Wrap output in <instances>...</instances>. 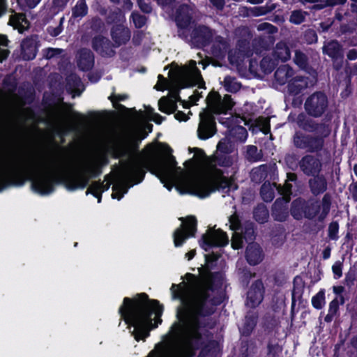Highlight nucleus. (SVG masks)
I'll list each match as a JSON object with an SVG mask.
<instances>
[{
    "mask_svg": "<svg viewBox=\"0 0 357 357\" xmlns=\"http://www.w3.org/2000/svg\"><path fill=\"white\" fill-rule=\"evenodd\" d=\"M112 38L117 45L125 44L130 39V30L123 25H116L112 29Z\"/></svg>",
    "mask_w": 357,
    "mask_h": 357,
    "instance_id": "nucleus-22",
    "label": "nucleus"
},
{
    "mask_svg": "<svg viewBox=\"0 0 357 357\" xmlns=\"http://www.w3.org/2000/svg\"><path fill=\"white\" fill-rule=\"evenodd\" d=\"M119 312L126 322L131 324L132 332L137 341L144 340L149 335V331L161 323L162 307L157 301L149 300L145 294L136 298H125Z\"/></svg>",
    "mask_w": 357,
    "mask_h": 357,
    "instance_id": "nucleus-3",
    "label": "nucleus"
},
{
    "mask_svg": "<svg viewBox=\"0 0 357 357\" xmlns=\"http://www.w3.org/2000/svg\"><path fill=\"white\" fill-rule=\"evenodd\" d=\"M211 2L218 8H222L224 6V0H210Z\"/></svg>",
    "mask_w": 357,
    "mask_h": 357,
    "instance_id": "nucleus-61",
    "label": "nucleus"
},
{
    "mask_svg": "<svg viewBox=\"0 0 357 357\" xmlns=\"http://www.w3.org/2000/svg\"><path fill=\"white\" fill-rule=\"evenodd\" d=\"M132 18L133 23L137 28L142 27L146 22V18L145 16L135 13L132 14Z\"/></svg>",
    "mask_w": 357,
    "mask_h": 357,
    "instance_id": "nucleus-43",
    "label": "nucleus"
},
{
    "mask_svg": "<svg viewBox=\"0 0 357 357\" xmlns=\"http://www.w3.org/2000/svg\"><path fill=\"white\" fill-rule=\"evenodd\" d=\"M191 10L186 5L181 6L177 11L176 22L178 27V36L183 38L190 40L196 45H206L211 40L213 33L206 26H199L191 31L190 38L188 39V33L190 29L189 25L192 18Z\"/></svg>",
    "mask_w": 357,
    "mask_h": 357,
    "instance_id": "nucleus-5",
    "label": "nucleus"
},
{
    "mask_svg": "<svg viewBox=\"0 0 357 357\" xmlns=\"http://www.w3.org/2000/svg\"><path fill=\"white\" fill-rule=\"evenodd\" d=\"M89 172L90 168L87 167L71 174L66 181L67 188L72 190L84 188L92 176L90 175Z\"/></svg>",
    "mask_w": 357,
    "mask_h": 357,
    "instance_id": "nucleus-13",
    "label": "nucleus"
},
{
    "mask_svg": "<svg viewBox=\"0 0 357 357\" xmlns=\"http://www.w3.org/2000/svg\"><path fill=\"white\" fill-rule=\"evenodd\" d=\"M297 292L296 289H294L292 292V303H291V317L293 318L294 316V310H295V302H296V295Z\"/></svg>",
    "mask_w": 357,
    "mask_h": 357,
    "instance_id": "nucleus-58",
    "label": "nucleus"
},
{
    "mask_svg": "<svg viewBox=\"0 0 357 357\" xmlns=\"http://www.w3.org/2000/svg\"><path fill=\"white\" fill-rule=\"evenodd\" d=\"M338 229H339V225H338L337 222H333L329 225L328 236L331 239L336 240L337 238Z\"/></svg>",
    "mask_w": 357,
    "mask_h": 357,
    "instance_id": "nucleus-44",
    "label": "nucleus"
},
{
    "mask_svg": "<svg viewBox=\"0 0 357 357\" xmlns=\"http://www.w3.org/2000/svg\"><path fill=\"white\" fill-rule=\"evenodd\" d=\"M63 50L59 48H48L45 50V56L47 59L53 58L61 54Z\"/></svg>",
    "mask_w": 357,
    "mask_h": 357,
    "instance_id": "nucleus-48",
    "label": "nucleus"
},
{
    "mask_svg": "<svg viewBox=\"0 0 357 357\" xmlns=\"http://www.w3.org/2000/svg\"><path fill=\"white\" fill-rule=\"evenodd\" d=\"M324 52L334 59V66L340 69L342 66L343 52L340 44L337 41H331L323 47Z\"/></svg>",
    "mask_w": 357,
    "mask_h": 357,
    "instance_id": "nucleus-17",
    "label": "nucleus"
},
{
    "mask_svg": "<svg viewBox=\"0 0 357 357\" xmlns=\"http://www.w3.org/2000/svg\"><path fill=\"white\" fill-rule=\"evenodd\" d=\"M284 200L277 199L273 206V215L276 220L284 221L288 216V211Z\"/></svg>",
    "mask_w": 357,
    "mask_h": 357,
    "instance_id": "nucleus-29",
    "label": "nucleus"
},
{
    "mask_svg": "<svg viewBox=\"0 0 357 357\" xmlns=\"http://www.w3.org/2000/svg\"><path fill=\"white\" fill-rule=\"evenodd\" d=\"M8 50H0V62H2L4 59H6L8 55Z\"/></svg>",
    "mask_w": 357,
    "mask_h": 357,
    "instance_id": "nucleus-63",
    "label": "nucleus"
},
{
    "mask_svg": "<svg viewBox=\"0 0 357 357\" xmlns=\"http://www.w3.org/2000/svg\"><path fill=\"white\" fill-rule=\"evenodd\" d=\"M296 178V174L294 173L287 174V181L283 186H277L275 183L265 182L261 187L260 194L262 199L266 202H271L275 197V190H278L282 195V199L284 200L285 204H287L290 201L292 187L291 184L289 183V181H294Z\"/></svg>",
    "mask_w": 357,
    "mask_h": 357,
    "instance_id": "nucleus-8",
    "label": "nucleus"
},
{
    "mask_svg": "<svg viewBox=\"0 0 357 357\" xmlns=\"http://www.w3.org/2000/svg\"><path fill=\"white\" fill-rule=\"evenodd\" d=\"M278 63L275 57L271 59L268 56H266L261 61V67L265 73H270L273 70Z\"/></svg>",
    "mask_w": 357,
    "mask_h": 357,
    "instance_id": "nucleus-35",
    "label": "nucleus"
},
{
    "mask_svg": "<svg viewBox=\"0 0 357 357\" xmlns=\"http://www.w3.org/2000/svg\"><path fill=\"white\" fill-rule=\"evenodd\" d=\"M175 118L179 121H186L188 119L185 114L182 112H178L176 113Z\"/></svg>",
    "mask_w": 357,
    "mask_h": 357,
    "instance_id": "nucleus-60",
    "label": "nucleus"
},
{
    "mask_svg": "<svg viewBox=\"0 0 357 357\" xmlns=\"http://www.w3.org/2000/svg\"><path fill=\"white\" fill-rule=\"evenodd\" d=\"M347 58L349 60H355L357 59V51L355 50H351L347 54Z\"/></svg>",
    "mask_w": 357,
    "mask_h": 357,
    "instance_id": "nucleus-59",
    "label": "nucleus"
},
{
    "mask_svg": "<svg viewBox=\"0 0 357 357\" xmlns=\"http://www.w3.org/2000/svg\"><path fill=\"white\" fill-rule=\"evenodd\" d=\"M294 63L301 68L305 69L307 65V58L306 55L299 50L295 52L294 57Z\"/></svg>",
    "mask_w": 357,
    "mask_h": 357,
    "instance_id": "nucleus-38",
    "label": "nucleus"
},
{
    "mask_svg": "<svg viewBox=\"0 0 357 357\" xmlns=\"http://www.w3.org/2000/svg\"><path fill=\"white\" fill-rule=\"evenodd\" d=\"M62 29H61V27L60 26H58L56 27H49L48 28V32L50 33V35L53 36H58L59 34L61 33Z\"/></svg>",
    "mask_w": 357,
    "mask_h": 357,
    "instance_id": "nucleus-55",
    "label": "nucleus"
},
{
    "mask_svg": "<svg viewBox=\"0 0 357 357\" xmlns=\"http://www.w3.org/2000/svg\"><path fill=\"white\" fill-rule=\"evenodd\" d=\"M195 151V162L204 170V174L195 175L184 172L176 167L173 156H153L144 160L139 158L130 159L122 167L119 176L118 185L113 187L116 190L113 198L121 199L133 183L141 182L146 170L155 174L162 183L174 182L183 185L186 191L201 197L208 196L215 190L230 188L231 181L222 176L218 167H229L234 163L231 156L216 153L212 158H206L199 149Z\"/></svg>",
    "mask_w": 357,
    "mask_h": 357,
    "instance_id": "nucleus-1",
    "label": "nucleus"
},
{
    "mask_svg": "<svg viewBox=\"0 0 357 357\" xmlns=\"http://www.w3.org/2000/svg\"><path fill=\"white\" fill-rule=\"evenodd\" d=\"M120 4H122L123 8L128 10H130L132 6V3L130 0H121Z\"/></svg>",
    "mask_w": 357,
    "mask_h": 357,
    "instance_id": "nucleus-57",
    "label": "nucleus"
},
{
    "mask_svg": "<svg viewBox=\"0 0 357 357\" xmlns=\"http://www.w3.org/2000/svg\"><path fill=\"white\" fill-rule=\"evenodd\" d=\"M311 191L314 195L324 192L327 188L326 178L323 176H317L309 181Z\"/></svg>",
    "mask_w": 357,
    "mask_h": 357,
    "instance_id": "nucleus-30",
    "label": "nucleus"
},
{
    "mask_svg": "<svg viewBox=\"0 0 357 357\" xmlns=\"http://www.w3.org/2000/svg\"><path fill=\"white\" fill-rule=\"evenodd\" d=\"M308 86L307 80L303 76H294L288 82V92L291 95H297Z\"/></svg>",
    "mask_w": 357,
    "mask_h": 357,
    "instance_id": "nucleus-24",
    "label": "nucleus"
},
{
    "mask_svg": "<svg viewBox=\"0 0 357 357\" xmlns=\"http://www.w3.org/2000/svg\"><path fill=\"white\" fill-rule=\"evenodd\" d=\"M200 122L199 124L197 134L202 139H206L212 137L215 132V122L211 115L207 112L201 113Z\"/></svg>",
    "mask_w": 357,
    "mask_h": 357,
    "instance_id": "nucleus-14",
    "label": "nucleus"
},
{
    "mask_svg": "<svg viewBox=\"0 0 357 357\" xmlns=\"http://www.w3.org/2000/svg\"><path fill=\"white\" fill-rule=\"evenodd\" d=\"M252 55L251 52L248 50L246 45L240 46V48L231 51L228 54L230 63L233 65H239L245 58L250 57Z\"/></svg>",
    "mask_w": 357,
    "mask_h": 357,
    "instance_id": "nucleus-26",
    "label": "nucleus"
},
{
    "mask_svg": "<svg viewBox=\"0 0 357 357\" xmlns=\"http://www.w3.org/2000/svg\"><path fill=\"white\" fill-rule=\"evenodd\" d=\"M349 191H350V192L351 194L352 198L355 201H357V182L352 183L349 185Z\"/></svg>",
    "mask_w": 357,
    "mask_h": 357,
    "instance_id": "nucleus-54",
    "label": "nucleus"
},
{
    "mask_svg": "<svg viewBox=\"0 0 357 357\" xmlns=\"http://www.w3.org/2000/svg\"><path fill=\"white\" fill-rule=\"evenodd\" d=\"M103 188H104L103 183L93 182L89 187L86 193V195H88L89 193L93 194L95 197H98V202H100V192L104 190Z\"/></svg>",
    "mask_w": 357,
    "mask_h": 357,
    "instance_id": "nucleus-36",
    "label": "nucleus"
},
{
    "mask_svg": "<svg viewBox=\"0 0 357 357\" xmlns=\"http://www.w3.org/2000/svg\"><path fill=\"white\" fill-rule=\"evenodd\" d=\"M229 242L226 233L220 229L210 228L202 236V247L205 250L213 246H224Z\"/></svg>",
    "mask_w": 357,
    "mask_h": 357,
    "instance_id": "nucleus-12",
    "label": "nucleus"
},
{
    "mask_svg": "<svg viewBox=\"0 0 357 357\" xmlns=\"http://www.w3.org/2000/svg\"><path fill=\"white\" fill-rule=\"evenodd\" d=\"M223 85L225 89L231 93L237 92L241 87V83L237 82L235 77L227 76L223 81Z\"/></svg>",
    "mask_w": 357,
    "mask_h": 357,
    "instance_id": "nucleus-32",
    "label": "nucleus"
},
{
    "mask_svg": "<svg viewBox=\"0 0 357 357\" xmlns=\"http://www.w3.org/2000/svg\"><path fill=\"white\" fill-rule=\"evenodd\" d=\"M139 128L138 126H132L130 128V130H128V132H130L129 135H130V137H135L136 133L138 130H139Z\"/></svg>",
    "mask_w": 357,
    "mask_h": 357,
    "instance_id": "nucleus-64",
    "label": "nucleus"
},
{
    "mask_svg": "<svg viewBox=\"0 0 357 357\" xmlns=\"http://www.w3.org/2000/svg\"><path fill=\"white\" fill-rule=\"evenodd\" d=\"M128 98L126 95H116L114 93L112 94L109 98L112 102V103L117 107L116 105L118 102L126 100Z\"/></svg>",
    "mask_w": 357,
    "mask_h": 357,
    "instance_id": "nucleus-51",
    "label": "nucleus"
},
{
    "mask_svg": "<svg viewBox=\"0 0 357 357\" xmlns=\"http://www.w3.org/2000/svg\"><path fill=\"white\" fill-rule=\"evenodd\" d=\"M308 137L309 135H303L298 133L296 134V135L294 137V145L298 148L307 149Z\"/></svg>",
    "mask_w": 357,
    "mask_h": 357,
    "instance_id": "nucleus-39",
    "label": "nucleus"
},
{
    "mask_svg": "<svg viewBox=\"0 0 357 357\" xmlns=\"http://www.w3.org/2000/svg\"><path fill=\"white\" fill-rule=\"evenodd\" d=\"M196 61H190L188 66L180 68L169 82L162 75H158V81L154 88L158 91L169 89V92L175 89H181L190 86L200 77V73L196 66Z\"/></svg>",
    "mask_w": 357,
    "mask_h": 357,
    "instance_id": "nucleus-6",
    "label": "nucleus"
},
{
    "mask_svg": "<svg viewBox=\"0 0 357 357\" xmlns=\"http://www.w3.org/2000/svg\"><path fill=\"white\" fill-rule=\"evenodd\" d=\"M151 119L155 121L156 123H160L162 120H163V117H162L160 114H153Z\"/></svg>",
    "mask_w": 357,
    "mask_h": 357,
    "instance_id": "nucleus-62",
    "label": "nucleus"
},
{
    "mask_svg": "<svg viewBox=\"0 0 357 357\" xmlns=\"http://www.w3.org/2000/svg\"><path fill=\"white\" fill-rule=\"evenodd\" d=\"M92 47L95 51L103 56H112L114 54L109 40L103 36L95 37L92 40Z\"/></svg>",
    "mask_w": 357,
    "mask_h": 357,
    "instance_id": "nucleus-19",
    "label": "nucleus"
},
{
    "mask_svg": "<svg viewBox=\"0 0 357 357\" xmlns=\"http://www.w3.org/2000/svg\"><path fill=\"white\" fill-rule=\"evenodd\" d=\"M338 310V301L335 299L332 301L329 304L328 313L335 316Z\"/></svg>",
    "mask_w": 357,
    "mask_h": 357,
    "instance_id": "nucleus-52",
    "label": "nucleus"
},
{
    "mask_svg": "<svg viewBox=\"0 0 357 357\" xmlns=\"http://www.w3.org/2000/svg\"><path fill=\"white\" fill-rule=\"evenodd\" d=\"M331 206V196L326 194L321 204L317 202L310 201L304 202L302 200H296L292 203L291 215L297 220L303 217L312 219L317 217L319 220H324L329 212Z\"/></svg>",
    "mask_w": 357,
    "mask_h": 357,
    "instance_id": "nucleus-7",
    "label": "nucleus"
},
{
    "mask_svg": "<svg viewBox=\"0 0 357 357\" xmlns=\"http://www.w3.org/2000/svg\"><path fill=\"white\" fill-rule=\"evenodd\" d=\"M254 217L257 222L263 223L266 222L268 218V210L264 206H259L254 211Z\"/></svg>",
    "mask_w": 357,
    "mask_h": 357,
    "instance_id": "nucleus-34",
    "label": "nucleus"
},
{
    "mask_svg": "<svg viewBox=\"0 0 357 357\" xmlns=\"http://www.w3.org/2000/svg\"><path fill=\"white\" fill-rule=\"evenodd\" d=\"M183 222L181 227L177 229L174 234V241L176 246H180L189 236H192L196 231L197 220L194 216L186 218H181Z\"/></svg>",
    "mask_w": 357,
    "mask_h": 357,
    "instance_id": "nucleus-11",
    "label": "nucleus"
},
{
    "mask_svg": "<svg viewBox=\"0 0 357 357\" xmlns=\"http://www.w3.org/2000/svg\"><path fill=\"white\" fill-rule=\"evenodd\" d=\"M139 6L142 10L145 13H150L151 11L149 3L145 2V0H139Z\"/></svg>",
    "mask_w": 357,
    "mask_h": 357,
    "instance_id": "nucleus-53",
    "label": "nucleus"
},
{
    "mask_svg": "<svg viewBox=\"0 0 357 357\" xmlns=\"http://www.w3.org/2000/svg\"><path fill=\"white\" fill-rule=\"evenodd\" d=\"M175 89L170 91L167 96L162 97L158 101L159 109L165 114H169L174 113L177 108V102L180 101L178 91Z\"/></svg>",
    "mask_w": 357,
    "mask_h": 357,
    "instance_id": "nucleus-16",
    "label": "nucleus"
},
{
    "mask_svg": "<svg viewBox=\"0 0 357 357\" xmlns=\"http://www.w3.org/2000/svg\"><path fill=\"white\" fill-rule=\"evenodd\" d=\"M87 13V6L84 1H79L75 6L73 15L75 17H83Z\"/></svg>",
    "mask_w": 357,
    "mask_h": 357,
    "instance_id": "nucleus-40",
    "label": "nucleus"
},
{
    "mask_svg": "<svg viewBox=\"0 0 357 357\" xmlns=\"http://www.w3.org/2000/svg\"><path fill=\"white\" fill-rule=\"evenodd\" d=\"M243 245V237L237 232H235L231 238V246L234 249H239Z\"/></svg>",
    "mask_w": 357,
    "mask_h": 357,
    "instance_id": "nucleus-45",
    "label": "nucleus"
},
{
    "mask_svg": "<svg viewBox=\"0 0 357 357\" xmlns=\"http://www.w3.org/2000/svg\"><path fill=\"white\" fill-rule=\"evenodd\" d=\"M342 262L340 261H335L333 265L332 270L337 278H340L342 275Z\"/></svg>",
    "mask_w": 357,
    "mask_h": 357,
    "instance_id": "nucleus-49",
    "label": "nucleus"
},
{
    "mask_svg": "<svg viewBox=\"0 0 357 357\" xmlns=\"http://www.w3.org/2000/svg\"><path fill=\"white\" fill-rule=\"evenodd\" d=\"M312 304L317 309H321L325 304V296L323 291L318 292L312 298Z\"/></svg>",
    "mask_w": 357,
    "mask_h": 357,
    "instance_id": "nucleus-42",
    "label": "nucleus"
},
{
    "mask_svg": "<svg viewBox=\"0 0 357 357\" xmlns=\"http://www.w3.org/2000/svg\"><path fill=\"white\" fill-rule=\"evenodd\" d=\"M208 106L213 114L226 113L234 106L231 96L225 95L223 99L217 92L210 93L207 97Z\"/></svg>",
    "mask_w": 357,
    "mask_h": 357,
    "instance_id": "nucleus-10",
    "label": "nucleus"
},
{
    "mask_svg": "<svg viewBox=\"0 0 357 357\" xmlns=\"http://www.w3.org/2000/svg\"><path fill=\"white\" fill-rule=\"evenodd\" d=\"M346 0H326L325 6H333L338 4H343Z\"/></svg>",
    "mask_w": 357,
    "mask_h": 357,
    "instance_id": "nucleus-56",
    "label": "nucleus"
},
{
    "mask_svg": "<svg viewBox=\"0 0 357 357\" xmlns=\"http://www.w3.org/2000/svg\"><path fill=\"white\" fill-rule=\"evenodd\" d=\"M23 58L26 60L33 59L36 56V41L33 38H26L21 44Z\"/></svg>",
    "mask_w": 357,
    "mask_h": 357,
    "instance_id": "nucleus-28",
    "label": "nucleus"
},
{
    "mask_svg": "<svg viewBox=\"0 0 357 357\" xmlns=\"http://www.w3.org/2000/svg\"><path fill=\"white\" fill-rule=\"evenodd\" d=\"M77 66L82 70H89L92 68L94 63L92 52L87 49L81 50L77 55Z\"/></svg>",
    "mask_w": 357,
    "mask_h": 357,
    "instance_id": "nucleus-23",
    "label": "nucleus"
},
{
    "mask_svg": "<svg viewBox=\"0 0 357 357\" xmlns=\"http://www.w3.org/2000/svg\"><path fill=\"white\" fill-rule=\"evenodd\" d=\"M245 157L250 161H257L261 158V153L257 146L250 145L247 146Z\"/></svg>",
    "mask_w": 357,
    "mask_h": 357,
    "instance_id": "nucleus-37",
    "label": "nucleus"
},
{
    "mask_svg": "<svg viewBox=\"0 0 357 357\" xmlns=\"http://www.w3.org/2000/svg\"><path fill=\"white\" fill-rule=\"evenodd\" d=\"M255 232H254V229L252 228V227L251 226H249L248 227H247L244 231V236L243 238L246 240V241H252L254 238H255Z\"/></svg>",
    "mask_w": 357,
    "mask_h": 357,
    "instance_id": "nucleus-50",
    "label": "nucleus"
},
{
    "mask_svg": "<svg viewBox=\"0 0 357 357\" xmlns=\"http://www.w3.org/2000/svg\"><path fill=\"white\" fill-rule=\"evenodd\" d=\"M294 76V70L288 65H282L275 72V79L280 85L289 82Z\"/></svg>",
    "mask_w": 357,
    "mask_h": 357,
    "instance_id": "nucleus-25",
    "label": "nucleus"
},
{
    "mask_svg": "<svg viewBox=\"0 0 357 357\" xmlns=\"http://www.w3.org/2000/svg\"><path fill=\"white\" fill-rule=\"evenodd\" d=\"M257 29L259 31H266L269 33H276L278 31L275 26L266 22L259 24L257 26Z\"/></svg>",
    "mask_w": 357,
    "mask_h": 357,
    "instance_id": "nucleus-46",
    "label": "nucleus"
},
{
    "mask_svg": "<svg viewBox=\"0 0 357 357\" xmlns=\"http://www.w3.org/2000/svg\"><path fill=\"white\" fill-rule=\"evenodd\" d=\"M306 13L300 10H294L290 16V22L295 24H299L304 22L306 16Z\"/></svg>",
    "mask_w": 357,
    "mask_h": 357,
    "instance_id": "nucleus-41",
    "label": "nucleus"
},
{
    "mask_svg": "<svg viewBox=\"0 0 357 357\" xmlns=\"http://www.w3.org/2000/svg\"><path fill=\"white\" fill-rule=\"evenodd\" d=\"M211 53L218 59H222L225 57L229 45L227 41L221 36H217L213 41Z\"/></svg>",
    "mask_w": 357,
    "mask_h": 357,
    "instance_id": "nucleus-21",
    "label": "nucleus"
},
{
    "mask_svg": "<svg viewBox=\"0 0 357 357\" xmlns=\"http://www.w3.org/2000/svg\"><path fill=\"white\" fill-rule=\"evenodd\" d=\"M264 286L261 281H256L250 287L247 296L246 305L255 307L263 300Z\"/></svg>",
    "mask_w": 357,
    "mask_h": 357,
    "instance_id": "nucleus-18",
    "label": "nucleus"
},
{
    "mask_svg": "<svg viewBox=\"0 0 357 357\" xmlns=\"http://www.w3.org/2000/svg\"><path fill=\"white\" fill-rule=\"evenodd\" d=\"M219 273H207L189 283L173 284L171 290L174 299H179L182 306L178 309V322L173 326L176 342L158 354V357H191L200 337L198 332V315L212 312L211 307L216 302L210 299L213 284L221 279Z\"/></svg>",
    "mask_w": 357,
    "mask_h": 357,
    "instance_id": "nucleus-2",
    "label": "nucleus"
},
{
    "mask_svg": "<svg viewBox=\"0 0 357 357\" xmlns=\"http://www.w3.org/2000/svg\"><path fill=\"white\" fill-rule=\"evenodd\" d=\"M324 139L321 137L309 135L307 142V151L310 152L317 151L322 149Z\"/></svg>",
    "mask_w": 357,
    "mask_h": 357,
    "instance_id": "nucleus-33",
    "label": "nucleus"
},
{
    "mask_svg": "<svg viewBox=\"0 0 357 357\" xmlns=\"http://www.w3.org/2000/svg\"><path fill=\"white\" fill-rule=\"evenodd\" d=\"M230 228L232 230H238L240 228V220L238 215L234 213L229 218Z\"/></svg>",
    "mask_w": 357,
    "mask_h": 357,
    "instance_id": "nucleus-47",
    "label": "nucleus"
},
{
    "mask_svg": "<svg viewBox=\"0 0 357 357\" xmlns=\"http://www.w3.org/2000/svg\"><path fill=\"white\" fill-rule=\"evenodd\" d=\"M299 167L305 175L315 176L321 172L322 163L317 157L307 155L300 160Z\"/></svg>",
    "mask_w": 357,
    "mask_h": 357,
    "instance_id": "nucleus-15",
    "label": "nucleus"
},
{
    "mask_svg": "<svg viewBox=\"0 0 357 357\" xmlns=\"http://www.w3.org/2000/svg\"><path fill=\"white\" fill-rule=\"evenodd\" d=\"M8 169L13 173L24 172L31 176L32 188L37 192L45 195L52 191V181L50 173L56 169L52 164L22 162L17 159H12L7 162Z\"/></svg>",
    "mask_w": 357,
    "mask_h": 357,
    "instance_id": "nucleus-4",
    "label": "nucleus"
},
{
    "mask_svg": "<svg viewBox=\"0 0 357 357\" xmlns=\"http://www.w3.org/2000/svg\"><path fill=\"white\" fill-rule=\"evenodd\" d=\"M328 107V98L322 92L312 94L305 102L306 112L311 116L318 117L321 116Z\"/></svg>",
    "mask_w": 357,
    "mask_h": 357,
    "instance_id": "nucleus-9",
    "label": "nucleus"
},
{
    "mask_svg": "<svg viewBox=\"0 0 357 357\" xmlns=\"http://www.w3.org/2000/svg\"><path fill=\"white\" fill-rule=\"evenodd\" d=\"M273 56L278 62H284L289 60L291 57V53L287 44L284 42L277 43L273 52Z\"/></svg>",
    "mask_w": 357,
    "mask_h": 357,
    "instance_id": "nucleus-27",
    "label": "nucleus"
},
{
    "mask_svg": "<svg viewBox=\"0 0 357 357\" xmlns=\"http://www.w3.org/2000/svg\"><path fill=\"white\" fill-rule=\"evenodd\" d=\"M275 8V5L271 1L266 3V5L262 6H257L251 8L248 10V15L253 17H259L264 15Z\"/></svg>",
    "mask_w": 357,
    "mask_h": 357,
    "instance_id": "nucleus-31",
    "label": "nucleus"
},
{
    "mask_svg": "<svg viewBox=\"0 0 357 357\" xmlns=\"http://www.w3.org/2000/svg\"><path fill=\"white\" fill-rule=\"evenodd\" d=\"M245 258L250 265L260 263L264 258V253L260 245L256 243H250L245 250Z\"/></svg>",
    "mask_w": 357,
    "mask_h": 357,
    "instance_id": "nucleus-20",
    "label": "nucleus"
}]
</instances>
